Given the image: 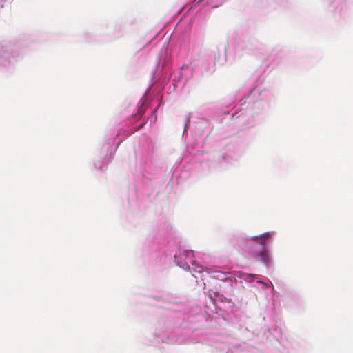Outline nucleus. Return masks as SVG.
<instances>
[{"mask_svg": "<svg viewBox=\"0 0 353 353\" xmlns=\"http://www.w3.org/2000/svg\"><path fill=\"white\" fill-rule=\"evenodd\" d=\"M163 242L164 237L161 234L148 237L141 248L143 259L148 261H157L163 254L165 259L173 258L176 265L184 270L201 273L204 270V265L194 259L192 250L181 248L178 237L168 240L166 245H163Z\"/></svg>", "mask_w": 353, "mask_h": 353, "instance_id": "obj_1", "label": "nucleus"}, {"mask_svg": "<svg viewBox=\"0 0 353 353\" xmlns=\"http://www.w3.org/2000/svg\"><path fill=\"white\" fill-rule=\"evenodd\" d=\"M232 243L254 260L265 263V233L251 237L234 236Z\"/></svg>", "mask_w": 353, "mask_h": 353, "instance_id": "obj_2", "label": "nucleus"}, {"mask_svg": "<svg viewBox=\"0 0 353 353\" xmlns=\"http://www.w3.org/2000/svg\"><path fill=\"white\" fill-rule=\"evenodd\" d=\"M203 272L210 274V277L211 278L222 281L230 279L231 278V273L221 267H208L204 265V270L200 274H203Z\"/></svg>", "mask_w": 353, "mask_h": 353, "instance_id": "obj_3", "label": "nucleus"}, {"mask_svg": "<svg viewBox=\"0 0 353 353\" xmlns=\"http://www.w3.org/2000/svg\"><path fill=\"white\" fill-rule=\"evenodd\" d=\"M226 353H261L257 349L254 347L249 346L246 344L233 345Z\"/></svg>", "mask_w": 353, "mask_h": 353, "instance_id": "obj_4", "label": "nucleus"}, {"mask_svg": "<svg viewBox=\"0 0 353 353\" xmlns=\"http://www.w3.org/2000/svg\"><path fill=\"white\" fill-rule=\"evenodd\" d=\"M262 276L248 274V273H243L241 274V278L243 279L245 282L248 283H260L262 285V288L265 289V281L262 279Z\"/></svg>", "mask_w": 353, "mask_h": 353, "instance_id": "obj_5", "label": "nucleus"}, {"mask_svg": "<svg viewBox=\"0 0 353 353\" xmlns=\"http://www.w3.org/2000/svg\"><path fill=\"white\" fill-rule=\"evenodd\" d=\"M209 298L212 301L213 303H216V301H219L222 303L230 302V299H228L223 294H221L218 291H212L209 290L208 291Z\"/></svg>", "mask_w": 353, "mask_h": 353, "instance_id": "obj_6", "label": "nucleus"}, {"mask_svg": "<svg viewBox=\"0 0 353 353\" xmlns=\"http://www.w3.org/2000/svg\"><path fill=\"white\" fill-rule=\"evenodd\" d=\"M265 236H266V239H267L268 237V236H269V233L266 232Z\"/></svg>", "mask_w": 353, "mask_h": 353, "instance_id": "obj_7", "label": "nucleus"}, {"mask_svg": "<svg viewBox=\"0 0 353 353\" xmlns=\"http://www.w3.org/2000/svg\"><path fill=\"white\" fill-rule=\"evenodd\" d=\"M192 276H194V278H196V276L194 274H192Z\"/></svg>", "mask_w": 353, "mask_h": 353, "instance_id": "obj_8", "label": "nucleus"}, {"mask_svg": "<svg viewBox=\"0 0 353 353\" xmlns=\"http://www.w3.org/2000/svg\"><path fill=\"white\" fill-rule=\"evenodd\" d=\"M192 276H194V278H196V276L194 274H192Z\"/></svg>", "mask_w": 353, "mask_h": 353, "instance_id": "obj_9", "label": "nucleus"}, {"mask_svg": "<svg viewBox=\"0 0 353 353\" xmlns=\"http://www.w3.org/2000/svg\"><path fill=\"white\" fill-rule=\"evenodd\" d=\"M192 276H194V278H196V276L194 274H192Z\"/></svg>", "mask_w": 353, "mask_h": 353, "instance_id": "obj_10", "label": "nucleus"}, {"mask_svg": "<svg viewBox=\"0 0 353 353\" xmlns=\"http://www.w3.org/2000/svg\"><path fill=\"white\" fill-rule=\"evenodd\" d=\"M265 261H266V263L268 262V259H265Z\"/></svg>", "mask_w": 353, "mask_h": 353, "instance_id": "obj_11", "label": "nucleus"}]
</instances>
